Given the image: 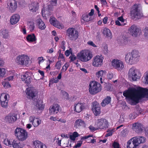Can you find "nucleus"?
Instances as JSON below:
<instances>
[{
	"mask_svg": "<svg viewBox=\"0 0 148 148\" xmlns=\"http://www.w3.org/2000/svg\"><path fill=\"white\" fill-rule=\"evenodd\" d=\"M123 95L129 100L137 103L140 99L145 96L148 98V89L140 87L138 89L132 88L124 91Z\"/></svg>",
	"mask_w": 148,
	"mask_h": 148,
	"instance_id": "1",
	"label": "nucleus"
},
{
	"mask_svg": "<svg viewBox=\"0 0 148 148\" xmlns=\"http://www.w3.org/2000/svg\"><path fill=\"white\" fill-rule=\"evenodd\" d=\"M140 56L139 52L136 50H133L131 53L126 54L125 61L128 64L132 65L136 64L139 60Z\"/></svg>",
	"mask_w": 148,
	"mask_h": 148,
	"instance_id": "2",
	"label": "nucleus"
},
{
	"mask_svg": "<svg viewBox=\"0 0 148 148\" xmlns=\"http://www.w3.org/2000/svg\"><path fill=\"white\" fill-rule=\"evenodd\" d=\"M101 90V85L99 82L95 81H92L90 82L88 90L91 95H95L100 92Z\"/></svg>",
	"mask_w": 148,
	"mask_h": 148,
	"instance_id": "3",
	"label": "nucleus"
},
{
	"mask_svg": "<svg viewBox=\"0 0 148 148\" xmlns=\"http://www.w3.org/2000/svg\"><path fill=\"white\" fill-rule=\"evenodd\" d=\"M77 57L79 60L83 62H86L92 57V52L89 50H83L77 54Z\"/></svg>",
	"mask_w": 148,
	"mask_h": 148,
	"instance_id": "4",
	"label": "nucleus"
},
{
	"mask_svg": "<svg viewBox=\"0 0 148 148\" xmlns=\"http://www.w3.org/2000/svg\"><path fill=\"white\" fill-rule=\"evenodd\" d=\"M14 135L19 141L25 140L28 137L27 131L22 128H16L14 130Z\"/></svg>",
	"mask_w": 148,
	"mask_h": 148,
	"instance_id": "5",
	"label": "nucleus"
},
{
	"mask_svg": "<svg viewBox=\"0 0 148 148\" xmlns=\"http://www.w3.org/2000/svg\"><path fill=\"white\" fill-rule=\"evenodd\" d=\"M130 14L133 18H136L139 19L143 17V15L141 10L140 5H134L131 9Z\"/></svg>",
	"mask_w": 148,
	"mask_h": 148,
	"instance_id": "6",
	"label": "nucleus"
},
{
	"mask_svg": "<svg viewBox=\"0 0 148 148\" xmlns=\"http://www.w3.org/2000/svg\"><path fill=\"white\" fill-rule=\"evenodd\" d=\"M66 34L70 40L75 41L79 36L78 32L74 28L70 27L66 31Z\"/></svg>",
	"mask_w": 148,
	"mask_h": 148,
	"instance_id": "7",
	"label": "nucleus"
},
{
	"mask_svg": "<svg viewBox=\"0 0 148 148\" xmlns=\"http://www.w3.org/2000/svg\"><path fill=\"white\" fill-rule=\"evenodd\" d=\"M29 57L26 55H20L16 57L15 60L16 63L18 65L27 66L29 61Z\"/></svg>",
	"mask_w": 148,
	"mask_h": 148,
	"instance_id": "8",
	"label": "nucleus"
},
{
	"mask_svg": "<svg viewBox=\"0 0 148 148\" xmlns=\"http://www.w3.org/2000/svg\"><path fill=\"white\" fill-rule=\"evenodd\" d=\"M4 143L7 145H12L13 148H23L24 146V143L15 140L5 139L3 141Z\"/></svg>",
	"mask_w": 148,
	"mask_h": 148,
	"instance_id": "9",
	"label": "nucleus"
},
{
	"mask_svg": "<svg viewBox=\"0 0 148 148\" xmlns=\"http://www.w3.org/2000/svg\"><path fill=\"white\" fill-rule=\"evenodd\" d=\"M111 64L115 69L119 71H121L124 68V62L120 60L114 59L111 62Z\"/></svg>",
	"mask_w": 148,
	"mask_h": 148,
	"instance_id": "10",
	"label": "nucleus"
},
{
	"mask_svg": "<svg viewBox=\"0 0 148 148\" xmlns=\"http://www.w3.org/2000/svg\"><path fill=\"white\" fill-rule=\"evenodd\" d=\"M129 31L132 35L134 37H137L141 33L140 29L135 25H132L129 28Z\"/></svg>",
	"mask_w": 148,
	"mask_h": 148,
	"instance_id": "11",
	"label": "nucleus"
},
{
	"mask_svg": "<svg viewBox=\"0 0 148 148\" xmlns=\"http://www.w3.org/2000/svg\"><path fill=\"white\" fill-rule=\"evenodd\" d=\"M103 58L102 56H94L93 59L92 64L94 66H101L103 63Z\"/></svg>",
	"mask_w": 148,
	"mask_h": 148,
	"instance_id": "12",
	"label": "nucleus"
},
{
	"mask_svg": "<svg viewBox=\"0 0 148 148\" xmlns=\"http://www.w3.org/2000/svg\"><path fill=\"white\" fill-rule=\"evenodd\" d=\"M5 120L9 123H13L17 120V115L14 113H10L5 116Z\"/></svg>",
	"mask_w": 148,
	"mask_h": 148,
	"instance_id": "13",
	"label": "nucleus"
},
{
	"mask_svg": "<svg viewBox=\"0 0 148 148\" xmlns=\"http://www.w3.org/2000/svg\"><path fill=\"white\" fill-rule=\"evenodd\" d=\"M92 110L95 116L99 115L101 112V106L97 101H95L92 103Z\"/></svg>",
	"mask_w": 148,
	"mask_h": 148,
	"instance_id": "14",
	"label": "nucleus"
},
{
	"mask_svg": "<svg viewBox=\"0 0 148 148\" xmlns=\"http://www.w3.org/2000/svg\"><path fill=\"white\" fill-rule=\"evenodd\" d=\"M26 95L29 99H33L36 94V90L33 87H29L27 88Z\"/></svg>",
	"mask_w": 148,
	"mask_h": 148,
	"instance_id": "15",
	"label": "nucleus"
},
{
	"mask_svg": "<svg viewBox=\"0 0 148 148\" xmlns=\"http://www.w3.org/2000/svg\"><path fill=\"white\" fill-rule=\"evenodd\" d=\"M97 126L98 129H104L107 127L108 121L106 119H103L98 120Z\"/></svg>",
	"mask_w": 148,
	"mask_h": 148,
	"instance_id": "16",
	"label": "nucleus"
},
{
	"mask_svg": "<svg viewBox=\"0 0 148 148\" xmlns=\"http://www.w3.org/2000/svg\"><path fill=\"white\" fill-rule=\"evenodd\" d=\"M134 137L129 140L127 143V148H138V146Z\"/></svg>",
	"mask_w": 148,
	"mask_h": 148,
	"instance_id": "17",
	"label": "nucleus"
},
{
	"mask_svg": "<svg viewBox=\"0 0 148 148\" xmlns=\"http://www.w3.org/2000/svg\"><path fill=\"white\" fill-rule=\"evenodd\" d=\"M29 121L30 123H32L34 127L38 126L41 123L40 120L34 116L30 117Z\"/></svg>",
	"mask_w": 148,
	"mask_h": 148,
	"instance_id": "18",
	"label": "nucleus"
},
{
	"mask_svg": "<svg viewBox=\"0 0 148 148\" xmlns=\"http://www.w3.org/2000/svg\"><path fill=\"white\" fill-rule=\"evenodd\" d=\"M143 128L142 125L138 123H134L132 127V129L137 133H139L142 131Z\"/></svg>",
	"mask_w": 148,
	"mask_h": 148,
	"instance_id": "19",
	"label": "nucleus"
},
{
	"mask_svg": "<svg viewBox=\"0 0 148 148\" xmlns=\"http://www.w3.org/2000/svg\"><path fill=\"white\" fill-rule=\"evenodd\" d=\"M8 5L9 7L10 11L11 12H13L17 8V2L14 0H11L9 4L8 3Z\"/></svg>",
	"mask_w": 148,
	"mask_h": 148,
	"instance_id": "20",
	"label": "nucleus"
},
{
	"mask_svg": "<svg viewBox=\"0 0 148 148\" xmlns=\"http://www.w3.org/2000/svg\"><path fill=\"white\" fill-rule=\"evenodd\" d=\"M74 110L75 112L79 113L85 108L84 103L78 102L75 105Z\"/></svg>",
	"mask_w": 148,
	"mask_h": 148,
	"instance_id": "21",
	"label": "nucleus"
},
{
	"mask_svg": "<svg viewBox=\"0 0 148 148\" xmlns=\"http://www.w3.org/2000/svg\"><path fill=\"white\" fill-rule=\"evenodd\" d=\"M59 110V105L58 104H54L50 107L49 112L50 113L56 114L58 113Z\"/></svg>",
	"mask_w": 148,
	"mask_h": 148,
	"instance_id": "22",
	"label": "nucleus"
},
{
	"mask_svg": "<svg viewBox=\"0 0 148 148\" xmlns=\"http://www.w3.org/2000/svg\"><path fill=\"white\" fill-rule=\"evenodd\" d=\"M20 16L18 14H15L12 16L10 19V22L12 25L16 24L19 21Z\"/></svg>",
	"mask_w": 148,
	"mask_h": 148,
	"instance_id": "23",
	"label": "nucleus"
},
{
	"mask_svg": "<svg viewBox=\"0 0 148 148\" xmlns=\"http://www.w3.org/2000/svg\"><path fill=\"white\" fill-rule=\"evenodd\" d=\"M86 126V124L84 121L80 119L76 120L74 123V126L76 128L80 127H85Z\"/></svg>",
	"mask_w": 148,
	"mask_h": 148,
	"instance_id": "24",
	"label": "nucleus"
},
{
	"mask_svg": "<svg viewBox=\"0 0 148 148\" xmlns=\"http://www.w3.org/2000/svg\"><path fill=\"white\" fill-rule=\"evenodd\" d=\"M38 4L37 2L32 3L29 5V10L33 12H36L38 8Z\"/></svg>",
	"mask_w": 148,
	"mask_h": 148,
	"instance_id": "25",
	"label": "nucleus"
},
{
	"mask_svg": "<svg viewBox=\"0 0 148 148\" xmlns=\"http://www.w3.org/2000/svg\"><path fill=\"white\" fill-rule=\"evenodd\" d=\"M134 138L138 146L140 144L144 143L146 141L145 138L143 136H138Z\"/></svg>",
	"mask_w": 148,
	"mask_h": 148,
	"instance_id": "26",
	"label": "nucleus"
},
{
	"mask_svg": "<svg viewBox=\"0 0 148 148\" xmlns=\"http://www.w3.org/2000/svg\"><path fill=\"white\" fill-rule=\"evenodd\" d=\"M34 105L37 109L39 110H42L44 108V105L41 100H37L36 103H34Z\"/></svg>",
	"mask_w": 148,
	"mask_h": 148,
	"instance_id": "27",
	"label": "nucleus"
},
{
	"mask_svg": "<svg viewBox=\"0 0 148 148\" xmlns=\"http://www.w3.org/2000/svg\"><path fill=\"white\" fill-rule=\"evenodd\" d=\"M37 25L38 28L41 30L44 29L45 27L44 23L40 18H38L36 20Z\"/></svg>",
	"mask_w": 148,
	"mask_h": 148,
	"instance_id": "28",
	"label": "nucleus"
},
{
	"mask_svg": "<svg viewBox=\"0 0 148 148\" xmlns=\"http://www.w3.org/2000/svg\"><path fill=\"white\" fill-rule=\"evenodd\" d=\"M141 73L139 69L134 66H132L129 69L128 74H141Z\"/></svg>",
	"mask_w": 148,
	"mask_h": 148,
	"instance_id": "29",
	"label": "nucleus"
},
{
	"mask_svg": "<svg viewBox=\"0 0 148 148\" xmlns=\"http://www.w3.org/2000/svg\"><path fill=\"white\" fill-rule=\"evenodd\" d=\"M33 145L35 146L36 148H46L45 145L43 144L40 141L36 140L33 142Z\"/></svg>",
	"mask_w": 148,
	"mask_h": 148,
	"instance_id": "30",
	"label": "nucleus"
},
{
	"mask_svg": "<svg viewBox=\"0 0 148 148\" xmlns=\"http://www.w3.org/2000/svg\"><path fill=\"white\" fill-rule=\"evenodd\" d=\"M26 39L29 42H36L37 40L36 36L34 34L28 35L26 37Z\"/></svg>",
	"mask_w": 148,
	"mask_h": 148,
	"instance_id": "31",
	"label": "nucleus"
},
{
	"mask_svg": "<svg viewBox=\"0 0 148 148\" xmlns=\"http://www.w3.org/2000/svg\"><path fill=\"white\" fill-rule=\"evenodd\" d=\"M21 77L22 80L27 84H29L31 81V77L29 76L28 75H23Z\"/></svg>",
	"mask_w": 148,
	"mask_h": 148,
	"instance_id": "32",
	"label": "nucleus"
},
{
	"mask_svg": "<svg viewBox=\"0 0 148 148\" xmlns=\"http://www.w3.org/2000/svg\"><path fill=\"white\" fill-rule=\"evenodd\" d=\"M111 98L110 96H107L102 101L101 103V106L104 107L109 103L111 101Z\"/></svg>",
	"mask_w": 148,
	"mask_h": 148,
	"instance_id": "33",
	"label": "nucleus"
},
{
	"mask_svg": "<svg viewBox=\"0 0 148 148\" xmlns=\"http://www.w3.org/2000/svg\"><path fill=\"white\" fill-rule=\"evenodd\" d=\"M103 34L107 37L112 38V36L110 30L107 28H104L103 29Z\"/></svg>",
	"mask_w": 148,
	"mask_h": 148,
	"instance_id": "34",
	"label": "nucleus"
},
{
	"mask_svg": "<svg viewBox=\"0 0 148 148\" xmlns=\"http://www.w3.org/2000/svg\"><path fill=\"white\" fill-rule=\"evenodd\" d=\"M2 96L0 97V101L1 106L3 108H7L8 105V100H3V99H2Z\"/></svg>",
	"mask_w": 148,
	"mask_h": 148,
	"instance_id": "35",
	"label": "nucleus"
},
{
	"mask_svg": "<svg viewBox=\"0 0 148 148\" xmlns=\"http://www.w3.org/2000/svg\"><path fill=\"white\" fill-rule=\"evenodd\" d=\"M2 85L5 88H8L11 87L10 84L8 82H7L5 80L2 82Z\"/></svg>",
	"mask_w": 148,
	"mask_h": 148,
	"instance_id": "36",
	"label": "nucleus"
},
{
	"mask_svg": "<svg viewBox=\"0 0 148 148\" xmlns=\"http://www.w3.org/2000/svg\"><path fill=\"white\" fill-rule=\"evenodd\" d=\"M61 92L62 95V97L64 99L69 100V94L63 90H62Z\"/></svg>",
	"mask_w": 148,
	"mask_h": 148,
	"instance_id": "37",
	"label": "nucleus"
},
{
	"mask_svg": "<svg viewBox=\"0 0 148 148\" xmlns=\"http://www.w3.org/2000/svg\"><path fill=\"white\" fill-rule=\"evenodd\" d=\"M138 116V114L136 112L134 111L129 115V117L130 119H135Z\"/></svg>",
	"mask_w": 148,
	"mask_h": 148,
	"instance_id": "38",
	"label": "nucleus"
},
{
	"mask_svg": "<svg viewBox=\"0 0 148 148\" xmlns=\"http://www.w3.org/2000/svg\"><path fill=\"white\" fill-rule=\"evenodd\" d=\"M2 35L3 38H7L9 36L8 32V31L6 30H3L2 32Z\"/></svg>",
	"mask_w": 148,
	"mask_h": 148,
	"instance_id": "39",
	"label": "nucleus"
},
{
	"mask_svg": "<svg viewBox=\"0 0 148 148\" xmlns=\"http://www.w3.org/2000/svg\"><path fill=\"white\" fill-rule=\"evenodd\" d=\"M29 29L30 31L32 32L35 28L34 24L33 22H30L28 24Z\"/></svg>",
	"mask_w": 148,
	"mask_h": 148,
	"instance_id": "40",
	"label": "nucleus"
},
{
	"mask_svg": "<svg viewBox=\"0 0 148 148\" xmlns=\"http://www.w3.org/2000/svg\"><path fill=\"white\" fill-rule=\"evenodd\" d=\"M140 75H132V79L133 81H136L137 79L140 78Z\"/></svg>",
	"mask_w": 148,
	"mask_h": 148,
	"instance_id": "41",
	"label": "nucleus"
},
{
	"mask_svg": "<svg viewBox=\"0 0 148 148\" xmlns=\"http://www.w3.org/2000/svg\"><path fill=\"white\" fill-rule=\"evenodd\" d=\"M135 110L136 113L138 114V115L141 114L143 111V110L139 106L137 107V108H136Z\"/></svg>",
	"mask_w": 148,
	"mask_h": 148,
	"instance_id": "42",
	"label": "nucleus"
},
{
	"mask_svg": "<svg viewBox=\"0 0 148 148\" xmlns=\"http://www.w3.org/2000/svg\"><path fill=\"white\" fill-rule=\"evenodd\" d=\"M108 46L107 45L104 44L103 49V53L106 54L108 53Z\"/></svg>",
	"mask_w": 148,
	"mask_h": 148,
	"instance_id": "43",
	"label": "nucleus"
},
{
	"mask_svg": "<svg viewBox=\"0 0 148 148\" xmlns=\"http://www.w3.org/2000/svg\"><path fill=\"white\" fill-rule=\"evenodd\" d=\"M54 26L57 27L58 28L61 29H62L63 27L62 26V25H61L60 23L58 21L56 22V24H55Z\"/></svg>",
	"mask_w": 148,
	"mask_h": 148,
	"instance_id": "44",
	"label": "nucleus"
},
{
	"mask_svg": "<svg viewBox=\"0 0 148 148\" xmlns=\"http://www.w3.org/2000/svg\"><path fill=\"white\" fill-rule=\"evenodd\" d=\"M83 19L84 21H88L91 20L90 16L88 14H86L83 16Z\"/></svg>",
	"mask_w": 148,
	"mask_h": 148,
	"instance_id": "45",
	"label": "nucleus"
},
{
	"mask_svg": "<svg viewBox=\"0 0 148 148\" xmlns=\"http://www.w3.org/2000/svg\"><path fill=\"white\" fill-rule=\"evenodd\" d=\"M57 21L56 20V18L53 17L51 18L49 20L50 23L51 24L53 25V26L55 24H56V22Z\"/></svg>",
	"mask_w": 148,
	"mask_h": 148,
	"instance_id": "46",
	"label": "nucleus"
},
{
	"mask_svg": "<svg viewBox=\"0 0 148 148\" xmlns=\"http://www.w3.org/2000/svg\"><path fill=\"white\" fill-rule=\"evenodd\" d=\"M122 136L123 137H126L127 134V130L126 129H123L121 132Z\"/></svg>",
	"mask_w": 148,
	"mask_h": 148,
	"instance_id": "47",
	"label": "nucleus"
},
{
	"mask_svg": "<svg viewBox=\"0 0 148 148\" xmlns=\"http://www.w3.org/2000/svg\"><path fill=\"white\" fill-rule=\"evenodd\" d=\"M144 31V36L146 38L148 39V27L145 28Z\"/></svg>",
	"mask_w": 148,
	"mask_h": 148,
	"instance_id": "48",
	"label": "nucleus"
},
{
	"mask_svg": "<svg viewBox=\"0 0 148 148\" xmlns=\"http://www.w3.org/2000/svg\"><path fill=\"white\" fill-rule=\"evenodd\" d=\"M58 81V79L57 77H55V78L53 77L51 81H50L49 85L50 84H53V83H57Z\"/></svg>",
	"mask_w": 148,
	"mask_h": 148,
	"instance_id": "49",
	"label": "nucleus"
},
{
	"mask_svg": "<svg viewBox=\"0 0 148 148\" xmlns=\"http://www.w3.org/2000/svg\"><path fill=\"white\" fill-rule=\"evenodd\" d=\"M112 147L114 148H120L119 144L118 143L115 141L113 143Z\"/></svg>",
	"mask_w": 148,
	"mask_h": 148,
	"instance_id": "50",
	"label": "nucleus"
},
{
	"mask_svg": "<svg viewBox=\"0 0 148 148\" xmlns=\"http://www.w3.org/2000/svg\"><path fill=\"white\" fill-rule=\"evenodd\" d=\"M72 53V49H71L70 48L69 49V50H66L65 53V55L67 57L69 56L70 54Z\"/></svg>",
	"mask_w": 148,
	"mask_h": 148,
	"instance_id": "51",
	"label": "nucleus"
},
{
	"mask_svg": "<svg viewBox=\"0 0 148 148\" xmlns=\"http://www.w3.org/2000/svg\"><path fill=\"white\" fill-rule=\"evenodd\" d=\"M115 23L116 25H118V26H123L125 25L126 23H120L119 21L118 20H117L116 21Z\"/></svg>",
	"mask_w": 148,
	"mask_h": 148,
	"instance_id": "52",
	"label": "nucleus"
},
{
	"mask_svg": "<svg viewBox=\"0 0 148 148\" xmlns=\"http://www.w3.org/2000/svg\"><path fill=\"white\" fill-rule=\"evenodd\" d=\"M8 94H2L1 96H2V99H3V100H8L7 99V98H8Z\"/></svg>",
	"mask_w": 148,
	"mask_h": 148,
	"instance_id": "53",
	"label": "nucleus"
},
{
	"mask_svg": "<svg viewBox=\"0 0 148 148\" xmlns=\"http://www.w3.org/2000/svg\"><path fill=\"white\" fill-rule=\"evenodd\" d=\"M6 70L4 68H0V74H5Z\"/></svg>",
	"mask_w": 148,
	"mask_h": 148,
	"instance_id": "54",
	"label": "nucleus"
},
{
	"mask_svg": "<svg viewBox=\"0 0 148 148\" xmlns=\"http://www.w3.org/2000/svg\"><path fill=\"white\" fill-rule=\"evenodd\" d=\"M69 58L70 59V61H72L75 60L76 59V56L74 55H72V53H71V55L69 57Z\"/></svg>",
	"mask_w": 148,
	"mask_h": 148,
	"instance_id": "55",
	"label": "nucleus"
},
{
	"mask_svg": "<svg viewBox=\"0 0 148 148\" xmlns=\"http://www.w3.org/2000/svg\"><path fill=\"white\" fill-rule=\"evenodd\" d=\"M87 44L88 45L94 47H97V46L93 42L90 41L88 42Z\"/></svg>",
	"mask_w": 148,
	"mask_h": 148,
	"instance_id": "56",
	"label": "nucleus"
},
{
	"mask_svg": "<svg viewBox=\"0 0 148 148\" xmlns=\"http://www.w3.org/2000/svg\"><path fill=\"white\" fill-rule=\"evenodd\" d=\"M89 128L90 130L92 132H94L95 130H97L98 129V128H95L92 126L90 125L89 127Z\"/></svg>",
	"mask_w": 148,
	"mask_h": 148,
	"instance_id": "57",
	"label": "nucleus"
},
{
	"mask_svg": "<svg viewBox=\"0 0 148 148\" xmlns=\"http://www.w3.org/2000/svg\"><path fill=\"white\" fill-rule=\"evenodd\" d=\"M61 64L60 62L58 61L56 64V67L57 69H60V68Z\"/></svg>",
	"mask_w": 148,
	"mask_h": 148,
	"instance_id": "58",
	"label": "nucleus"
},
{
	"mask_svg": "<svg viewBox=\"0 0 148 148\" xmlns=\"http://www.w3.org/2000/svg\"><path fill=\"white\" fill-rule=\"evenodd\" d=\"M118 20L119 21H121V23H125L124 22H126V21H125L122 16H121L118 18Z\"/></svg>",
	"mask_w": 148,
	"mask_h": 148,
	"instance_id": "59",
	"label": "nucleus"
},
{
	"mask_svg": "<svg viewBox=\"0 0 148 148\" xmlns=\"http://www.w3.org/2000/svg\"><path fill=\"white\" fill-rule=\"evenodd\" d=\"M106 73V71L105 70H100L98 71L96 74H103Z\"/></svg>",
	"mask_w": 148,
	"mask_h": 148,
	"instance_id": "60",
	"label": "nucleus"
},
{
	"mask_svg": "<svg viewBox=\"0 0 148 148\" xmlns=\"http://www.w3.org/2000/svg\"><path fill=\"white\" fill-rule=\"evenodd\" d=\"M91 137H92V136L90 135L87 136H84L82 137L81 138V140L86 139L89 138Z\"/></svg>",
	"mask_w": 148,
	"mask_h": 148,
	"instance_id": "61",
	"label": "nucleus"
},
{
	"mask_svg": "<svg viewBox=\"0 0 148 148\" xmlns=\"http://www.w3.org/2000/svg\"><path fill=\"white\" fill-rule=\"evenodd\" d=\"M145 84H148V75H146V76L145 77Z\"/></svg>",
	"mask_w": 148,
	"mask_h": 148,
	"instance_id": "62",
	"label": "nucleus"
},
{
	"mask_svg": "<svg viewBox=\"0 0 148 148\" xmlns=\"http://www.w3.org/2000/svg\"><path fill=\"white\" fill-rule=\"evenodd\" d=\"M72 135L76 138L79 136V134L76 132H73Z\"/></svg>",
	"mask_w": 148,
	"mask_h": 148,
	"instance_id": "63",
	"label": "nucleus"
},
{
	"mask_svg": "<svg viewBox=\"0 0 148 148\" xmlns=\"http://www.w3.org/2000/svg\"><path fill=\"white\" fill-rule=\"evenodd\" d=\"M69 137L70 139L73 141H75V140L76 138L72 134L69 135Z\"/></svg>",
	"mask_w": 148,
	"mask_h": 148,
	"instance_id": "64",
	"label": "nucleus"
}]
</instances>
